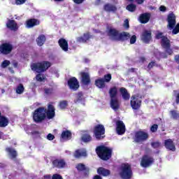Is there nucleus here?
Instances as JSON below:
<instances>
[{
  "label": "nucleus",
  "instance_id": "nucleus-1",
  "mask_svg": "<svg viewBox=\"0 0 179 179\" xmlns=\"http://www.w3.org/2000/svg\"><path fill=\"white\" fill-rule=\"evenodd\" d=\"M155 38L157 40H160L161 38V45L165 51L159 52V58L162 59H167V58H169V55L171 57V55H174V51L171 48V43L170 39H169L166 36H164L163 32L159 31L155 35Z\"/></svg>",
  "mask_w": 179,
  "mask_h": 179
},
{
  "label": "nucleus",
  "instance_id": "nucleus-2",
  "mask_svg": "<svg viewBox=\"0 0 179 179\" xmlns=\"http://www.w3.org/2000/svg\"><path fill=\"white\" fill-rule=\"evenodd\" d=\"M96 153L101 160L107 162L113 156V148H110L106 145H99L96 148Z\"/></svg>",
  "mask_w": 179,
  "mask_h": 179
},
{
  "label": "nucleus",
  "instance_id": "nucleus-3",
  "mask_svg": "<svg viewBox=\"0 0 179 179\" xmlns=\"http://www.w3.org/2000/svg\"><path fill=\"white\" fill-rule=\"evenodd\" d=\"M51 68V63L48 61H42L36 63H33L31 65V69L36 73H43L48 71V69Z\"/></svg>",
  "mask_w": 179,
  "mask_h": 179
},
{
  "label": "nucleus",
  "instance_id": "nucleus-4",
  "mask_svg": "<svg viewBox=\"0 0 179 179\" xmlns=\"http://www.w3.org/2000/svg\"><path fill=\"white\" fill-rule=\"evenodd\" d=\"M119 176L122 179H131L134 173L132 172V167L128 163L122 164L120 167Z\"/></svg>",
  "mask_w": 179,
  "mask_h": 179
},
{
  "label": "nucleus",
  "instance_id": "nucleus-5",
  "mask_svg": "<svg viewBox=\"0 0 179 179\" xmlns=\"http://www.w3.org/2000/svg\"><path fill=\"white\" fill-rule=\"evenodd\" d=\"M47 109L44 107H39L36 108L33 113V120L36 124H40L43 122L47 118V115L45 114Z\"/></svg>",
  "mask_w": 179,
  "mask_h": 179
},
{
  "label": "nucleus",
  "instance_id": "nucleus-6",
  "mask_svg": "<svg viewBox=\"0 0 179 179\" xmlns=\"http://www.w3.org/2000/svg\"><path fill=\"white\" fill-rule=\"evenodd\" d=\"M94 136L96 141H102L106 138V128L103 124H96L94 127Z\"/></svg>",
  "mask_w": 179,
  "mask_h": 179
},
{
  "label": "nucleus",
  "instance_id": "nucleus-7",
  "mask_svg": "<svg viewBox=\"0 0 179 179\" xmlns=\"http://www.w3.org/2000/svg\"><path fill=\"white\" fill-rule=\"evenodd\" d=\"M149 139V134L143 131H138L134 134V142L136 143H142Z\"/></svg>",
  "mask_w": 179,
  "mask_h": 179
},
{
  "label": "nucleus",
  "instance_id": "nucleus-8",
  "mask_svg": "<svg viewBox=\"0 0 179 179\" xmlns=\"http://www.w3.org/2000/svg\"><path fill=\"white\" fill-rule=\"evenodd\" d=\"M130 106L133 110H139L142 106V99L138 95H132Z\"/></svg>",
  "mask_w": 179,
  "mask_h": 179
},
{
  "label": "nucleus",
  "instance_id": "nucleus-9",
  "mask_svg": "<svg viewBox=\"0 0 179 179\" xmlns=\"http://www.w3.org/2000/svg\"><path fill=\"white\" fill-rule=\"evenodd\" d=\"M153 163H155V159L152 157H149L148 155H145L141 158V166L144 169H148V167H150Z\"/></svg>",
  "mask_w": 179,
  "mask_h": 179
},
{
  "label": "nucleus",
  "instance_id": "nucleus-10",
  "mask_svg": "<svg viewBox=\"0 0 179 179\" xmlns=\"http://www.w3.org/2000/svg\"><path fill=\"white\" fill-rule=\"evenodd\" d=\"M80 78V83L84 86H89L92 83V80L90 79V74L88 72L81 71L79 73Z\"/></svg>",
  "mask_w": 179,
  "mask_h": 179
},
{
  "label": "nucleus",
  "instance_id": "nucleus-11",
  "mask_svg": "<svg viewBox=\"0 0 179 179\" xmlns=\"http://www.w3.org/2000/svg\"><path fill=\"white\" fill-rule=\"evenodd\" d=\"M177 19V17L176 16V14L174 13L171 12L167 15L166 22H168L167 27L169 29V30H173L174 27H176V24H177V21L176 20Z\"/></svg>",
  "mask_w": 179,
  "mask_h": 179
},
{
  "label": "nucleus",
  "instance_id": "nucleus-12",
  "mask_svg": "<svg viewBox=\"0 0 179 179\" xmlns=\"http://www.w3.org/2000/svg\"><path fill=\"white\" fill-rule=\"evenodd\" d=\"M67 85L69 87L70 90H73L74 92H76V90H78L79 87H80L79 81L76 77L70 78L67 81Z\"/></svg>",
  "mask_w": 179,
  "mask_h": 179
},
{
  "label": "nucleus",
  "instance_id": "nucleus-13",
  "mask_svg": "<svg viewBox=\"0 0 179 179\" xmlns=\"http://www.w3.org/2000/svg\"><path fill=\"white\" fill-rule=\"evenodd\" d=\"M13 50V45L10 43H3L0 45V52L3 55H8L10 54Z\"/></svg>",
  "mask_w": 179,
  "mask_h": 179
},
{
  "label": "nucleus",
  "instance_id": "nucleus-14",
  "mask_svg": "<svg viewBox=\"0 0 179 179\" xmlns=\"http://www.w3.org/2000/svg\"><path fill=\"white\" fill-rule=\"evenodd\" d=\"M76 169L79 173H83V177H89L90 174V168L86 166L83 163H79L76 165Z\"/></svg>",
  "mask_w": 179,
  "mask_h": 179
},
{
  "label": "nucleus",
  "instance_id": "nucleus-15",
  "mask_svg": "<svg viewBox=\"0 0 179 179\" xmlns=\"http://www.w3.org/2000/svg\"><path fill=\"white\" fill-rule=\"evenodd\" d=\"M106 34L108 37L114 41H117L120 31L113 27H108L106 30Z\"/></svg>",
  "mask_w": 179,
  "mask_h": 179
},
{
  "label": "nucleus",
  "instance_id": "nucleus-16",
  "mask_svg": "<svg viewBox=\"0 0 179 179\" xmlns=\"http://www.w3.org/2000/svg\"><path fill=\"white\" fill-rule=\"evenodd\" d=\"M141 41L145 44H149L152 41V31L144 30L141 36Z\"/></svg>",
  "mask_w": 179,
  "mask_h": 179
},
{
  "label": "nucleus",
  "instance_id": "nucleus-17",
  "mask_svg": "<svg viewBox=\"0 0 179 179\" xmlns=\"http://www.w3.org/2000/svg\"><path fill=\"white\" fill-rule=\"evenodd\" d=\"M116 124V132L118 135H124L125 134V124L122 120H117Z\"/></svg>",
  "mask_w": 179,
  "mask_h": 179
},
{
  "label": "nucleus",
  "instance_id": "nucleus-18",
  "mask_svg": "<svg viewBox=\"0 0 179 179\" xmlns=\"http://www.w3.org/2000/svg\"><path fill=\"white\" fill-rule=\"evenodd\" d=\"M52 164L55 169H65L66 162L64 159H56L52 162Z\"/></svg>",
  "mask_w": 179,
  "mask_h": 179
},
{
  "label": "nucleus",
  "instance_id": "nucleus-19",
  "mask_svg": "<svg viewBox=\"0 0 179 179\" xmlns=\"http://www.w3.org/2000/svg\"><path fill=\"white\" fill-rule=\"evenodd\" d=\"M164 147L167 150H170L171 152H176V144L174 141L171 138H168L164 142Z\"/></svg>",
  "mask_w": 179,
  "mask_h": 179
},
{
  "label": "nucleus",
  "instance_id": "nucleus-20",
  "mask_svg": "<svg viewBox=\"0 0 179 179\" xmlns=\"http://www.w3.org/2000/svg\"><path fill=\"white\" fill-rule=\"evenodd\" d=\"M45 115L48 120H52L55 117V108L52 104H49L48 106V110H45Z\"/></svg>",
  "mask_w": 179,
  "mask_h": 179
},
{
  "label": "nucleus",
  "instance_id": "nucleus-21",
  "mask_svg": "<svg viewBox=\"0 0 179 179\" xmlns=\"http://www.w3.org/2000/svg\"><path fill=\"white\" fill-rule=\"evenodd\" d=\"M97 174L101 177H110L111 176V171L103 166L99 167L96 170Z\"/></svg>",
  "mask_w": 179,
  "mask_h": 179
},
{
  "label": "nucleus",
  "instance_id": "nucleus-22",
  "mask_svg": "<svg viewBox=\"0 0 179 179\" xmlns=\"http://www.w3.org/2000/svg\"><path fill=\"white\" fill-rule=\"evenodd\" d=\"M58 44L60 48H62V51H64V52H66L68 50H69V45L68 44V41H66V39L61 38L58 41Z\"/></svg>",
  "mask_w": 179,
  "mask_h": 179
},
{
  "label": "nucleus",
  "instance_id": "nucleus-23",
  "mask_svg": "<svg viewBox=\"0 0 179 179\" xmlns=\"http://www.w3.org/2000/svg\"><path fill=\"white\" fill-rule=\"evenodd\" d=\"M40 24V20L36 18H31L27 20L26 22V27L27 29H31V27H34V26H38Z\"/></svg>",
  "mask_w": 179,
  "mask_h": 179
},
{
  "label": "nucleus",
  "instance_id": "nucleus-24",
  "mask_svg": "<svg viewBox=\"0 0 179 179\" xmlns=\"http://www.w3.org/2000/svg\"><path fill=\"white\" fill-rule=\"evenodd\" d=\"M90 38H92V36L90 35V34L89 32L83 34V36H79L77 38V42L78 43H87V41H89V40H90Z\"/></svg>",
  "mask_w": 179,
  "mask_h": 179
},
{
  "label": "nucleus",
  "instance_id": "nucleus-25",
  "mask_svg": "<svg viewBox=\"0 0 179 179\" xmlns=\"http://www.w3.org/2000/svg\"><path fill=\"white\" fill-rule=\"evenodd\" d=\"M6 26L8 29H10V30H13L14 31H16L17 29H19V27H17V23H16V21L15 20H8Z\"/></svg>",
  "mask_w": 179,
  "mask_h": 179
},
{
  "label": "nucleus",
  "instance_id": "nucleus-26",
  "mask_svg": "<svg viewBox=\"0 0 179 179\" xmlns=\"http://www.w3.org/2000/svg\"><path fill=\"white\" fill-rule=\"evenodd\" d=\"M120 93L122 95L123 100L128 101V100L131 99V94L129 92H128V90H127L125 87H120Z\"/></svg>",
  "mask_w": 179,
  "mask_h": 179
},
{
  "label": "nucleus",
  "instance_id": "nucleus-27",
  "mask_svg": "<svg viewBox=\"0 0 179 179\" xmlns=\"http://www.w3.org/2000/svg\"><path fill=\"white\" fill-rule=\"evenodd\" d=\"M129 38H131V34H129L128 32L123 31L119 33L117 41H127V40H129Z\"/></svg>",
  "mask_w": 179,
  "mask_h": 179
},
{
  "label": "nucleus",
  "instance_id": "nucleus-28",
  "mask_svg": "<svg viewBox=\"0 0 179 179\" xmlns=\"http://www.w3.org/2000/svg\"><path fill=\"white\" fill-rule=\"evenodd\" d=\"M110 105L115 111L120 109V101H118L117 98L110 99Z\"/></svg>",
  "mask_w": 179,
  "mask_h": 179
},
{
  "label": "nucleus",
  "instance_id": "nucleus-29",
  "mask_svg": "<svg viewBox=\"0 0 179 179\" xmlns=\"http://www.w3.org/2000/svg\"><path fill=\"white\" fill-rule=\"evenodd\" d=\"M139 20L141 23H142L143 24L148 23V22L150 20V13H145L141 14L139 17Z\"/></svg>",
  "mask_w": 179,
  "mask_h": 179
},
{
  "label": "nucleus",
  "instance_id": "nucleus-30",
  "mask_svg": "<svg viewBox=\"0 0 179 179\" xmlns=\"http://www.w3.org/2000/svg\"><path fill=\"white\" fill-rule=\"evenodd\" d=\"M61 138L64 141H71L72 139V132L69 130H65L62 132Z\"/></svg>",
  "mask_w": 179,
  "mask_h": 179
},
{
  "label": "nucleus",
  "instance_id": "nucleus-31",
  "mask_svg": "<svg viewBox=\"0 0 179 179\" xmlns=\"http://www.w3.org/2000/svg\"><path fill=\"white\" fill-rule=\"evenodd\" d=\"M103 10L105 12H117V6L114 4L107 3L103 6Z\"/></svg>",
  "mask_w": 179,
  "mask_h": 179
},
{
  "label": "nucleus",
  "instance_id": "nucleus-32",
  "mask_svg": "<svg viewBox=\"0 0 179 179\" xmlns=\"http://www.w3.org/2000/svg\"><path fill=\"white\" fill-rule=\"evenodd\" d=\"M109 96L110 99H117L118 88L115 86L110 87L109 90Z\"/></svg>",
  "mask_w": 179,
  "mask_h": 179
},
{
  "label": "nucleus",
  "instance_id": "nucleus-33",
  "mask_svg": "<svg viewBox=\"0 0 179 179\" xmlns=\"http://www.w3.org/2000/svg\"><path fill=\"white\" fill-rule=\"evenodd\" d=\"M95 86L99 89H104L106 87V82L104 81V78H99L95 80Z\"/></svg>",
  "mask_w": 179,
  "mask_h": 179
},
{
  "label": "nucleus",
  "instance_id": "nucleus-34",
  "mask_svg": "<svg viewBox=\"0 0 179 179\" xmlns=\"http://www.w3.org/2000/svg\"><path fill=\"white\" fill-rule=\"evenodd\" d=\"M9 124V119L4 115L0 117V128H5Z\"/></svg>",
  "mask_w": 179,
  "mask_h": 179
},
{
  "label": "nucleus",
  "instance_id": "nucleus-35",
  "mask_svg": "<svg viewBox=\"0 0 179 179\" xmlns=\"http://www.w3.org/2000/svg\"><path fill=\"white\" fill-rule=\"evenodd\" d=\"M74 157L76 159H80V157H87V152L86 151H82L80 150H76L74 152Z\"/></svg>",
  "mask_w": 179,
  "mask_h": 179
},
{
  "label": "nucleus",
  "instance_id": "nucleus-36",
  "mask_svg": "<svg viewBox=\"0 0 179 179\" xmlns=\"http://www.w3.org/2000/svg\"><path fill=\"white\" fill-rule=\"evenodd\" d=\"M6 151L10 155L11 159H16L17 157V152L14 148H7Z\"/></svg>",
  "mask_w": 179,
  "mask_h": 179
},
{
  "label": "nucleus",
  "instance_id": "nucleus-37",
  "mask_svg": "<svg viewBox=\"0 0 179 179\" xmlns=\"http://www.w3.org/2000/svg\"><path fill=\"white\" fill-rule=\"evenodd\" d=\"M36 43L39 47H43V45H44V43H45V35H39L38 37L36 38Z\"/></svg>",
  "mask_w": 179,
  "mask_h": 179
},
{
  "label": "nucleus",
  "instance_id": "nucleus-38",
  "mask_svg": "<svg viewBox=\"0 0 179 179\" xmlns=\"http://www.w3.org/2000/svg\"><path fill=\"white\" fill-rule=\"evenodd\" d=\"M92 136L89 134H84L81 136V141L82 142H84V143H89V142H92Z\"/></svg>",
  "mask_w": 179,
  "mask_h": 179
},
{
  "label": "nucleus",
  "instance_id": "nucleus-39",
  "mask_svg": "<svg viewBox=\"0 0 179 179\" xmlns=\"http://www.w3.org/2000/svg\"><path fill=\"white\" fill-rule=\"evenodd\" d=\"M171 118L173 120H179V112L178 110H171L169 111Z\"/></svg>",
  "mask_w": 179,
  "mask_h": 179
},
{
  "label": "nucleus",
  "instance_id": "nucleus-40",
  "mask_svg": "<svg viewBox=\"0 0 179 179\" xmlns=\"http://www.w3.org/2000/svg\"><path fill=\"white\" fill-rule=\"evenodd\" d=\"M15 92L17 94H22L24 92V86H23V84H19L16 87Z\"/></svg>",
  "mask_w": 179,
  "mask_h": 179
},
{
  "label": "nucleus",
  "instance_id": "nucleus-41",
  "mask_svg": "<svg viewBox=\"0 0 179 179\" xmlns=\"http://www.w3.org/2000/svg\"><path fill=\"white\" fill-rule=\"evenodd\" d=\"M35 79L36 82H44V80H45V77H44V74L38 73L35 77Z\"/></svg>",
  "mask_w": 179,
  "mask_h": 179
},
{
  "label": "nucleus",
  "instance_id": "nucleus-42",
  "mask_svg": "<svg viewBox=\"0 0 179 179\" xmlns=\"http://www.w3.org/2000/svg\"><path fill=\"white\" fill-rule=\"evenodd\" d=\"M59 107L60 110H65L68 107V101L63 100L60 101L59 103Z\"/></svg>",
  "mask_w": 179,
  "mask_h": 179
},
{
  "label": "nucleus",
  "instance_id": "nucleus-43",
  "mask_svg": "<svg viewBox=\"0 0 179 179\" xmlns=\"http://www.w3.org/2000/svg\"><path fill=\"white\" fill-rule=\"evenodd\" d=\"M126 9L129 10V12H135V10H136V5L130 3L126 6Z\"/></svg>",
  "mask_w": 179,
  "mask_h": 179
},
{
  "label": "nucleus",
  "instance_id": "nucleus-44",
  "mask_svg": "<svg viewBox=\"0 0 179 179\" xmlns=\"http://www.w3.org/2000/svg\"><path fill=\"white\" fill-rule=\"evenodd\" d=\"M44 93L46 96H51L54 93L53 87H45L44 88Z\"/></svg>",
  "mask_w": 179,
  "mask_h": 179
},
{
  "label": "nucleus",
  "instance_id": "nucleus-45",
  "mask_svg": "<svg viewBox=\"0 0 179 179\" xmlns=\"http://www.w3.org/2000/svg\"><path fill=\"white\" fill-rule=\"evenodd\" d=\"M151 146L153 149H159L162 147V143L160 141H155L151 143Z\"/></svg>",
  "mask_w": 179,
  "mask_h": 179
},
{
  "label": "nucleus",
  "instance_id": "nucleus-46",
  "mask_svg": "<svg viewBox=\"0 0 179 179\" xmlns=\"http://www.w3.org/2000/svg\"><path fill=\"white\" fill-rule=\"evenodd\" d=\"M157 129H159V125L157 124H154L150 127V131L152 133L157 132Z\"/></svg>",
  "mask_w": 179,
  "mask_h": 179
},
{
  "label": "nucleus",
  "instance_id": "nucleus-47",
  "mask_svg": "<svg viewBox=\"0 0 179 179\" xmlns=\"http://www.w3.org/2000/svg\"><path fill=\"white\" fill-rule=\"evenodd\" d=\"M153 66H159V64H156V61H152L148 65V69H152Z\"/></svg>",
  "mask_w": 179,
  "mask_h": 179
},
{
  "label": "nucleus",
  "instance_id": "nucleus-48",
  "mask_svg": "<svg viewBox=\"0 0 179 179\" xmlns=\"http://www.w3.org/2000/svg\"><path fill=\"white\" fill-rule=\"evenodd\" d=\"M111 79H112V77L110 73H108L104 76L103 80L104 82H106V83H108L109 82H110Z\"/></svg>",
  "mask_w": 179,
  "mask_h": 179
},
{
  "label": "nucleus",
  "instance_id": "nucleus-49",
  "mask_svg": "<svg viewBox=\"0 0 179 179\" xmlns=\"http://www.w3.org/2000/svg\"><path fill=\"white\" fill-rule=\"evenodd\" d=\"M9 65H10V62L9 60H4L1 63V68H7Z\"/></svg>",
  "mask_w": 179,
  "mask_h": 179
},
{
  "label": "nucleus",
  "instance_id": "nucleus-50",
  "mask_svg": "<svg viewBox=\"0 0 179 179\" xmlns=\"http://www.w3.org/2000/svg\"><path fill=\"white\" fill-rule=\"evenodd\" d=\"M83 100V92H79L77 94V101H82Z\"/></svg>",
  "mask_w": 179,
  "mask_h": 179
},
{
  "label": "nucleus",
  "instance_id": "nucleus-51",
  "mask_svg": "<svg viewBox=\"0 0 179 179\" xmlns=\"http://www.w3.org/2000/svg\"><path fill=\"white\" fill-rule=\"evenodd\" d=\"M27 1V0H15V5L20 6V5H24Z\"/></svg>",
  "mask_w": 179,
  "mask_h": 179
},
{
  "label": "nucleus",
  "instance_id": "nucleus-52",
  "mask_svg": "<svg viewBox=\"0 0 179 179\" xmlns=\"http://www.w3.org/2000/svg\"><path fill=\"white\" fill-rule=\"evenodd\" d=\"M136 43V35H133L130 37V44H135Z\"/></svg>",
  "mask_w": 179,
  "mask_h": 179
},
{
  "label": "nucleus",
  "instance_id": "nucleus-53",
  "mask_svg": "<svg viewBox=\"0 0 179 179\" xmlns=\"http://www.w3.org/2000/svg\"><path fill=\"white\" fill-rule=\"evenodd\" d=\"M52 179H64V178H62V176L58 173H55L52 175Z\"/></svg>",
  "mask_w": 179,
  "mask_h": 179
},
{
  "label": "nucleus",
  "instance_id": "nucleus-54",
  "mask_svg": "<svg viewBox=\"0 0 179 179\" xmlns=\"http://www.w3.org/2000/svg\"><path fill=\"white\" fill-rule=\"evenodd\" d=\"M48 141H54L55 139V136H54L52 134L50 133L47 136Z\"/></svg>",
  "mask_w": 179,
  "mask_h": 179
},
{
  "label": "nucleus",
  "instance_id": "nucleus-55",
  "mask_svg": "<svg viewBox=\"0 0 179 179\" xmlns=\"http://www.w3.org/2000/svg\"><path fill=\"white\" fill-rule=\"evenodd\" d=\"M123 27L124 29H128L129 27V20L128 19H126L124 21Z\"/></svg>",
  "mask_w": 179,
  "mask_h": 179
},
{
  "label": "nucleus",
  "instance_id": "nucleus-56",
  "mask_svg": "<svg viewBox=\"0 0 179 179\" xmlns=\"http://www.w3.org/2000/svg\"><path fill=\"white\" fill-rule=\"evenodd\" d=\"M74 3H76V5H80V3H83L85 2V0H73Z\"/></svg>",
  "mask_w": 179,
  "mask_h": 179
},
{
  "label": "nucleus",
  "instance_id": "nucleus-57",
  "mask_svg": "<svg viewBox=\"0 0 179 179\" xmlns=\"http://www.w3.org/2000/svg\"><path fill=\"white\" fill-rule=\"evenodd\" d=\"M159 10L161 12H166V10H167V8L166 6H161L159 7Z\"/></svg>",
  "mask_w": 179,
  "mask_h": 179
},
{
  "label": "nucleus",
  "instance_id": "nucleus-58",
  "mask_svg": "<svg viewBox=\"0 0 179 179\" xmlns=\"http://www.w3.org/2000/svg\"><path fill=\"white\" fill-rule=\"evenodd\" d=\"M175 101L176 104H179V92L176 95Z\"/></svg>",
  "mask_w": 179,
  "mask_h": 179
},
{
  "label": "nucleus",
  "instance_id": "nucleus-59",
  "mask_svg": "<svg viewBox=\"0 0 179 179\" xmlns=\"http://www.w3.org/2000/svg\"><path fill=\"white\" fill-rule=\"evenodd\" d=\"M43 179H52V176L50 174L45 175Z\"/></svg>",
  "mask_w": 179,
  "mask_h": 179
},
{
  "label": "nucleus",
  "instance_id": "nucleus-60",
  "mask_svg": "<svg viewBox=\"0 0 179 179\" xmlns=\"http://www.w3.org/2000/svg\"><path fill=\"white\" fill-rule=\"evenodd\" d=\"M136 2L138 5H142L145 2V0H136Z\"/></svg>",
  "mask_w": 179,
  "mask_h": 179
},
{
  "label": "nucleus",
  "instance_id": "nucleus-61",
  "mask_svg": "<svg viewBox=\"0 0 179 179\" xmlns=\"http://www.w3.org/2000/svg\"><path fill=\"white\" fill-rule=\"evenodd\" d=\"M93 179H103V178H101V176L100 175H95L93 177Z\"/></svg>",
  "mask_w": 179,
  "mask_h": 179
},
{
  "label": "nucleus",
  "instance_id": "nucleus-62",
  "mask_svg": "<svg viewBox=\"0 0 179 179\" xmlns=\"http://www.w3.org/2000/svg\"><path fill=\"white\" fill-rule=\"evenodd\" d=\"M100 3H101V0H96L95 1V5L96 6H99V5H100Z\"/></svg>",
  "mask_w": 179,
  "mask_h": 179
},
{
  "label": "nucleus",
  "instance_id": "nucleus-63",
  "mask_svg": "<svg viewBox=\"0 0 179 179\" xmlns=\"http://www.w3.org/2000/svg\"><path fill=\"white\" fill-rule=\"evenodd\" d=\"M141 61H143V62L144 61H146V59L144 57H141Z\"/></svg>",
  "mask_w": 179,
  "mask_h": 179
},
{
  "label": "nucleus",
  "instance_id": "nucleus-64",
  "mask_svg": "<svg viewBox=\"0 0 179 179\" xmlns=\"http://www.w3.org/2000/svg\"><path fill=\"white\" fill-rule=\"evenodd\" d=\"M130 71H131V72H135V69L131 68V69H130Z\"/></svg>",
  "mask_w": 179,
  "mask_h": 179
}]
</instances>
